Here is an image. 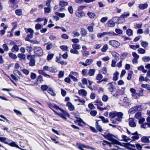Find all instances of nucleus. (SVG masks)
<instances>
[{
  "label": "nucleus",
  "mask_w": 150,
  "mask_h": 150,
  "mask_svg": "<svg viewBox=\"0 0 150 150\" xmlns=\"http://www.w3.org/2000/svg\"><path fill=\"white\" fill-rule=\"evenodd\" d=\"M135 117L137 119L141 118L142 117L141 112H137L135 114Z\"/></svg>",
  "instance_id": "nucleus-30"
},
{
  "label": "nucleus",
  "mask_w": 150,
  "mask_h": 150,
  "mask_svg": "<svg viewBox=\"0 0 150 150\" xmlns=\"http://www.w3.org/2000/svg\"><path fill=\"white\" fill-rule=\"evenodd\" d=\"M35 56L34 55H28L27 56V59L30 61L35 60Z\"/></svg>",
  "instance_id": "nucleus-19"
},
{
  "label": "nucleus",
  "mask_w": 150,
  "mask_h": 150,
  "mask_svg": "<svg viewBox=\"0 0 150 150\" xmlns=\"http://www.w3.org/2000/svg\"><path fill=\"white\" fill-rule=\"evenodd\" d=\"M113 82L109 83L107 85V86H109L108 88V89L109 91L111 92H113L115 88V86L112 83Z\"/></svg>",
  "instance_id": "nucleus-6"
},
{
  "label": "nucleus",
  "mask_w": 150,
  "mask_h": 150,
  "mask_svg": "<svg viewBox=\"0 0 150 150\" xmlns=\"http://www.w3.org/2000/svg\"><path fill=\"white\" fill-rule=\"evenodd\" d=\"M7 140L8 141V144H8L9 146L12 147H15L16 148L19 149H20V148H21L18 145L16 144V143L15 142H12L11 143H10V142L11 140L9 139H7Z\"/></svg>",
  "instance_id": "nucleus-11"
},
{
  "label": "nucleus",
  "mask_w": 150,
  "mask_h": 150,
  "mask_svg": "<svg viewBox=\"0 0 150 150\" xmlns=\"http://www.w3.org/2000/svg\"><path fill=\"white\" fill-rule=\"evenodd\" d=\"M108 26L111 27H114L115 25V23L112 20H109L107 22Z\"/></svg>",
  "instance_id": "nucleus-22"
},
{
  "label": "nucleus",
  "mask_w": 150,
  "mask_h": 150,
  "mask_svg": "<svg viewBox=\"0 0 150 150\" xmlns=\"http://www.w3.org/2000/svg\"><path fill=\"white\" fill-rule=\"evenodd\" d=\"M148 44V43L144 42H143L141 43L142 46L145 48H146L147 47Z\"/></svg>",
  "instance_id": "nucleus-64"
},
{
  "label": "nucleus",
  "mask_w": 150,
  "mask_h": 150,
  "mask_svg": "<svg viewBox=\"0 0 150 150\" xmlns=\"http://www.w3.org/2000/svg\"><path fill=\"white\" fill-rule=\"evenodd\" d=\"M148 5L147 3L140 4L139 6V8L141 10H144L147 8Z\"/></svg>",
  "instance_id": "nucleus-13"
},
{
  "label": "nucleus",
  "mask_w": 150,
  "mask_h": 150,
  "mask_svg": "<svg viewBox=\"0 0 150 150\" xmlns=\"http://www.w3.org/2000/svg\"><path fill=\"white\" fill-rule=\"evenodd\" d=\"M109 43L110 45L112 47L115 48H118L120 45V43L115 40H110L109 41Z\"/></svg>",
  "instance_id": "nucleus-4"
},
{
  "label": "nucleus",
  "mask_w": 150,
  "mask_h": 150,
  "mask_svg": "<svg viewBox=\"0 0 150 150\" xmlns=\"http://www.w3.org/2000/svg\"><path fill=\"white\" fill-rule=\"evenodd\" d=\"M118 144V145H120L121 146H123V145L121 144V143L120 142H111V143L110 142V144H108V145H109V146L110 147H111L112 144Z\"/></svg>",
  "instance_id": "nucleus-42"
},
{
  "label": "nucleus",
  "mask_w": 150,
  "mask_h": 150,
  "mask_svg": "<svg viewBox=\"0 0 150 150\" xmlns=\"http://www.w3.org/2000/svg\"><path fill=\"white\" fill-rule=\"evenodd\" d=\"M134 119L132 118H129V124L131 127H136V125L134 121Z\"/></svg>",
  "instance_id": "nucleus-7"
},
{
  "label": "nucleus",
  "mask_w": 150,
  "mask_h": 150,
  "mask_svg": "<svg viewBox=\"0 0 150 150\" xmlns=\"http://www.w3.org/2000/svg\"><path fill=\"white\" fill-rule=\"evenodd\" d=\"M9 57L13 59H16L17 58V57L16 55L12 53H9L8 54Z\"/></svg>",
  "instance_id": "nucleus-40"
},
{
  "label": "nucleus",
  "mask_w": 150,
  "mask_h": 150,
  "mask_svg": "<svg viewBox=\"0 0 150 150\" xmlns=\"http://www.w3.org/2000/svg\"><path fill=\"white\" fill-rule=\"evenodd\" d=\"M142 60L144 62H148L150 60V57L149 56H144L142 58Z\"/></svg>",
  "instance_id": "nucleus-27"
},
{
  "label": "nucleus",
  "mask_w": 150,
  "mask_h": 150,
  "mask_svg": "<svg viewBox=\"0 0 150 150\" xmlns=\"http://www.w3.org/2000/svg\"><path fill=\"white\" fill-rule=\"evenodd\" d=\"M15 13L18 16H20L22 13V10L20 9H16L15 11Z\"/></svg>",
  "instance_id": "nucleus-33"
},
{
  "label": "nucleus",
  "mask_w": 150,
  "mask_h": 150,
  "mask_svg": "<svg viewBox=\"0 0 150 150\" xmlns=\"http://www.w3.org/2000/svg\"><path fill=\"white\" fill-rule=\"evenodd\" d=\"M119 74V72L117 71H116L114 74V76L112 78V79L113 81H116L118 80Z\"/></svg>",
  "instance_id": "nucleus-20"
},
{
  "label": "nucleus",
  "mask_w": 150,
  "mask_h": 150,
  "mask_svg": "<svg viewBox=\"0 0 150 150\" xmlns=\"http://www.w3.org/2000/svg\"><path fill=\"white\" fill-rule=\"evenodd\" d=\"M55 14L61 18H63L65 16V14L64 13H61L56 12H55Z\"/></svg>",
  "instance_id": "nucleus-41"
},
{
  "label": "nucleus",
  "mask_w": 150,
  "mask_h": 150,
  "mask_svg": "<svg viewBox=\"0 0 150 150\" xmlns=\"http://www.w3.org/2000/svg\"><path fill=\"white\" fill-rule=\"evenodd\" d=\"M137 51L138 53L139 54H143L145 53V50L142 48H139Z\"/></svg>",
  "instance_id": "nucleus-46"
},
{
  "label": "nucleus",
  "mask_w": 150,
  "mask_h": 150,
  "mask_svg": "<svg viewBox=\"0 0 150 150\" xmlns=\"http://www.w3.org/2000/svg\"><path fill=\"white\" fill-rule=\"evenodd\" d=\"M75 15L78 18H81L85 16V13L83 11H76L75 13Z\"/></svg>",
  "instance_id": "nucleus-8"
},
{
  "label": "nucleus",
  "mask_w": 150,
  "mask_h": 150,
  "mask_svg": "<svg viewBox=\"0 0 150 150\" xmlns=\"http://www.w3.org/2000/svg\"><path fill=\"white\" fill-rule=\"evenodd\" d=\"M133 72L132 71H130L129 72L128 74V76L127 77V79L128 80H130L131 79L132 76L133 74Z\"/></svg>",
  "instance_id": "nucleus-38"
},
{
  "label": "nucleus",
  "mask_w": 150,
  "mask_h": 150,
  "mask_svg": "<svg viewBox=\"0 0 150 150\" xmlns=\"http://www.w3.org/2000/svg\"><path fill=\"white\" fill-rule=\"evenodd\" d=\"M87 14L88 16L91 18H93L96 16L95 13L89 12H88Z\"/></svg>",
  "instance_id": "nucleus-28"
},
{
  "label": "nucleus",
  "mask_w": 150,
  "mask_h": 150,
  "mask_svg": "<svg viewBox=\"0 0 150 150\" xmlns=\"http://www.w3.org/2000/svg\"><path fill=\"white\" fill-rule=\"evenodd\" d=\"M128 54L126 52H124L122 54L121 56V59H124L127 57Z\"/></svg>",
  "instance_id": "nucleus-54"
},
{
  "label": "nucleus",
  "mask_w": 150,
  "mask_h": 150,
  "mask_svg": "<svg viewBox=\"0 0 150 150\" xmlns=\"http://www.w3.org/2000/svg\"><path fill=\"white\" fill-rule=\"evenodd\" d=\"M59 5L60 6L63 7L67 6L68 5V3L63 1H60Z\"/></svg>",
  "instance_id": "nucleus-26"
},
{
  "label": "nucleus",
  "mask_w": 150,
  "mask_h": 150,
  "mask_svg": "<svg viewBox=\"0 0 150 150\" xmlns=\"http://www.w3.org/2000/svg\"><path fill=\"white\" fill-rule=\"evenodd\" d=\"M53 46L52 44V43H50L47 45L46 49L47 50H49L51 49L53 47Z\"/></svg>",
  "instance_id": "nucleus-49"
},
{
  "label": "nucleus",
  "mask_w": 150,
  "mask_h": 150,
  "mask_svg": "<svg viewBox=\"0 0 150 150\" xmlns=\"http://www.w3.org/2000/svg\"><path fill=\"white\" fill-rule=\"evenodd\" d=\"M95 70L94 69H91L89 70L88 74L89 76H93L95 74Z\"/></svg>",
  "instance_id": "nucleus-24"
},
{
  "label": "nucleus",
  "mask_w": 150,
  "mask_h": 150,
  "mask_svg": "<svg viewBox=\"0 0 150 150\" xmlns=\"http://www.w3.org/2000/svg\"><path fill=\"white\" fill-rule=\"evenodd\" d=\"M80 45L78 44H73L72 45L73 49H74L79 50L80 49Z\"/></svg>",
  "instance_id": "nucleus-31"
},
{
  "label": "nucleus",
  "mask_w": 150,
  "mask_h": 150,
  "mask_svg": "<svg viewBox=\"0 0 150 150\" xmlns=\"http://www.w3.org/2000/svg\"><path fill=\"white\" fill-rule=\"evenodd\" d=\"M116 117L117 116L118 117H120V118H122L123 116V113L121 112H117L116 111Z\"/></svg>",
  "instance_id": "nucleus-45"
},
{
  "label": "nucleus",
  "mask_w": 150,
  "mask_h": 150,
  "mask_svg": "<svg viewBox=\"0 0 150 150\" xmlns=\"http://www.w3.org/2000/svg\"><path fill=\"white\" fill-rule=\"evenodd\" d=\"M108 49V45H105L101 49V51L103 52H105Z\"/></svg>",
  "instance_id": "nucleus-44"
},
{
  "label": "nucleus",
  "mask_w": 150,
  "mask_h": 150,
  "mask_svg": "<svg viewBox=\"0 0 150 150\" xmlns=\"http://www.w3.org/2000/svg\"><path fill=\"white\" fill-rule=\"evenodd\" d=\"M34 55L37 57H41L43 53V50L40 47L35 46L33 48Z\"/></svg>",
  "instance_id": "nucleus-1"
},
{
  "label": "nucleus",
  "mask_w": 150,
  "mask_h": 150,
  "mask_svg": "<svg viewBox=\"0 0 150 150\" xmlns=\"http://www.w3.org/2000/svg\"><path fill=\"white\" fill-rule=\"evenodd\" d=\"M99 118L101 119L103 122V123H107L109 122L108 119L107 118L105 119L103 116H100L99 117Z\"/></svg>",
  "instance_id": "nucleus-29"
},
{
  "label": "nucleus",
  "mask_w": 150,
  "mask_h": 150,
  "mask_svg": "<svg viewBox=\"0 0 150 150\" xmlns=\"http://www.w3.org/2000/svg\"><path fill=\"white\" fill-rule=\"evenodd\" d=\"M132 55L134 59H138L139 58V56L135 52H133L132 53Z\"/></svg>",
  "instance_id": "nucleus-62"
},
{
  "label": "nucleus",
  "mask_w": 150,
  "mask_h": 150,
  "mask_svg": "<svg viewBox=\"0 0 150 150\" xmlns=\"http://www.w3.org/2000/svg\"><path fill=\"white\" fill-rule=\"evenodd\" d=\"M45 13H49L51 12L50 7H45L44 8Z\"/></svg>",
  "instance_id": "nucleus-55"
},
{
  "label": "nucleus",
  "mask_w": 150,
  "mask_h": 150,
  "mask_svg": "<svg viewBox=\"0 0 150 150\" xmlns=\"http://www.w3.org/2000/svg\"><path fill=\"white\" fill-rule=\"evenodd\" d=\"M129 16V13H127L125 12L123 13L119 17H114L113 18H118V19H119V18H126L127 17Z\"/></svg>",
  "instance_id": "nucleus-18"
},
{
  "label": "nucleus",
  "mask_w": 150,
  "mask_h": 150,
  "mask_svg": "<svg viewBox=\"0 0 150 150\" xmlns=\"http://www.w3.org/2000/svg\"><path fill=\"white\" fill-rule=\"evenodd\" d=\"M107 35H108L109 36H114L117 35V34L112 31L109 32H107Z\"/></svg>",
  "instance_id": "nucleus-53"
},
{
  "label": "nucleus",
  "mask_w": 150,
  "mask_h": 150,
  "mask_svg": "<svg viewBox=\"0 0 150 150\" xmlns=\"http://www.w3.org/2000/svg\"><path fill=\"white\" fill-rule=\"evenodd\" d=\"M81 34L83 36H85L87 34V31L85 29L83 28H81Z\"/></svg>",
  "instance_id": "nucleus-21"
},
{
  "label": "nucleus",
  "mask_w": 150,
  "mask_h": 150,
  "mask_svg": "<svg viewBox=\"0 0 150 150\" xmlns=\"http://www.w3.org/2000/svg\"><path fill=\"white\" fill-rule=\"evenodd\" d=\"M66 105L68 107L70 111H72L75 108L74 105L70 102H67Z\"/></svg>",
  "instance_id": "nucleus-14"
},
{
  "label": "nucleus",
  "mask_w": 150,
  "mask_h": 150,
  "mask_svg": "<svg viewBox=\"0 0 150 150\" xmlns=\"http://www.w3.org/2000/svg\"><path fill=\"white\" fill-rule=\"evenodd\" d=\"M18 57L21 59H24L25 58V55L23 54H18Z\"/></svg>",
  "instance_id": "nucleus-37"
},
{
  "label": "nucleus",
  "mask_w": 150,
  "mask_h": 150,
  "mask_svg": "<svg viewBox=\"0 0 150 150\" xmlns=\"http://www.w3.org/2000/svg\"><path fill=\"white\" fill-rule=\"evenodd\" d=\"M93 62V60L92 59H88L86 61V63L87 65H89Z\"/></svg>",
  "instance_id": "nucleus-56"
},
{
  "label": "nucleus",
  "mask_w": 150,
  "mask_h": 150,
  "mask_svg": "<svg viewBox=\"0 0 150 150\" xmlns=\"http://www.w3.org/2000/svg\"><path fill=\"white\" fill-rule=\"evenodd\" d=\"M35 60L30 61L28 63L30 67H33L35 65Z\"/></svg>",
  "instance_id": "nucleus-50"
},
{
  "label": "nucleus",
  "mask_w": 150,
  "mask_h": 150,
  "mask_svg": "<svg viewBox=\"0 0 150 150\" xmlns=\"http://www.w3.org/2000/svg\"><path fill=\"white\" fill-rule=\"evenodd\" d=\"M25 32L26 33H29L30 34H28L27 36V37L25 38V40L26 41H28V40H30L29 39H31L33 38V33L34 32L33 30L31 28H25Z\"/></svg>",
  "instance_id": "nucleus-3"
},
{
  "label": "nucleus",
  "mask_w": 150,
  "mask_h": 150,
  "mask_svg": "<svg viewBox=\"0 0 150 150\" xmlns=\"http://www.w3.org/2000/svg\"><path fill=\"white\" fill-rule=\"evenodd\" d=\"M64 112H62V113H60L58 116H60L64 120H66L67 118L66 116H67L69 117V115L64 110Z\"/></svg>",
  "instance_id": "nucleus-5"
},
{
  "label": "nucleus",
  "mask_w": 150,
  "mask_h": 150,
  "mask_svg": "<svg viewBox=\"0 0 150 150\" xmlns=\"http://www.w3.org/2000/svg\"><path fill=\"white\" fill-rule=\"evenodd\" d=\"M116 111L114 112H110L109 114V116L111 118H113L116 117Z\"/></svg>",
  "instance_id": "nucleus-47"
},
{
  "label": "nucleus",
  "mask_w": 150,
  "mask_h": 150,
  "mask_svg": "<svg viewBox=\"0 0 150 150\" xmlns=\"http://www.w3.org/2000/svg\"><path fill=\"white\" fill-rule=\"evenodd\" d=\"M127 34L130 36L132 35L133 31L130 29H128L126 31Z\"/></svg>",
  "instance_id": "nucleus-34"
},
{
  "label": "nucleus",
  "mask_w": 150,
  "mask_h": 150,
  "mask_svg": "<svg viewBox=\"0 0 150 150\" xmlns=\"http://www.w3.org/2000/svg\"><path fill=\"white\" fill-rule=\"evenodd\" d=\"M49 71L52 73H55L57 72V69L52 67H49Z\"/></svg>",
  "instance_id": "nucleus-48"
},
{
  "label": "nucleus",
  "mask_w": 150,
  "mask_h": 150,
  "mask_svg": "<svg viewBox=\"0 0 150 150\" xmlns=\"http://www.w3.org/2000/svg\"><path fill=\"white\" fill-rule=\"evenodd\" d=\"M79 94L80 95H82L83 96H85L87 94V92L84 89H81L78 91Z\"/></svg>",
  "instance_id": "nucleus-17"
},
{
  "label": "nucleus",
  "mask_w": 150,
  "mask_h": 150,
  "mask_svg": "<svg viewBox=\"0 0 150 150\" xmlns=\"http://www.w3.org/2000/svg\"><path fill=\"white\" fill-rule=\"evenodd\" d=\"M64 75V72L62 71H60L59 72L58 77L59 78H60L62 77Z\"/></svg>",
  "instance_id": "nucleus-57"
},
{
  "label": "nucleus",
  "mask_w": 150,
  "mask_h": 150,
  "mask_svg": "<svg viewBox=\"0 0 150 150\" xmlns=\"http://www.w3.org/2000/svg\"><path fill=\"white\" fill-rule=\"evenodd\" d=\"M86 7V6H78L77 8V11H81V10H83L84 8Z\"/></svg>",
  "instance_id": "nucleus-52"
},
{
  "label": "nucleus",
  "mask_w": 150,
  "mask_h": 150,
  "mask_svg": "<svg viewBox=\"0 0 150 150\" xmlns=\"http://www.w3.org/2000/svg\"><path fill=\"white\" fill-rule=\"evenodd\" d=\"M13 73L15 76H17L19 79H21L23 78V76L21 72L18 70H14Z\"/></svg>",
  "instance_id": "nucleus-9"
},
{
  "label": "nucleus",
  "mask_w": 150,
  "mask_h": 150,
  "mask_svg": "<svg viewBox=\"0 0 150 150\" xmlns=\"http://www.w3.org/2000/svg\"><path fill=\"white\" fill-rule=\"evenodd\" d=\"M77 146H78V148L81 150H85L83 148H84L83 146V144H81V143H77L76 144Z\"/></svg>",
  "instance_id": "nucleus-39"
},
{
  "label": "nucleus",
  "mask_w": 150,
  "mask_h": 150,
  "mask_svg": "<svg viewBox=\"0 0 150 150\" xmlns=\"http://www.w3.org/2000/svg\"><path fill=\"white\" fill-rule=\"evenodd\" d=\"M68 10L70 14H72L73 13V9L71 6H69L68 8Z\"/></svg>",
  "instance_id": "nucleus-61"
},
{
  "label": "nucleus",
  "mask_w": 150,
  "mask_h": 150,
  "mask_svg": "<svg viewBox=\"0 0 150 150\" xmlns=\"http://www.w3.org/2000/svg\"><path fill=\"white\" fill-rule=\"evenodd\" d=\"M60 48L63 51H68V47L67 46L62 45L60 47Z\"/></svg>",
  "instance_id": "nucleus-51"
},
{
  "label": "nucleus",
  "mask_w": 150,
  "mask_h": 150,
  "mask_svg": "<svg viewBox=\"0 0 150 150\" xmlns=\"http://www.w3.org/2000/svg\"><path fill=\"white\" fill-rule=\"evenodd\" d=\"M54 55L53 54H49L47 56V60L48 61L51 60L53 57Z\"/></svg>",
  "instance_id": "nucleus-60"
},
{
  "label": "nucleus",
  "mask_w": 150,
  "mask_h": 150,
  "mask_svg": "<svg viewBox=\"0 0 150 150\" xmlns=\"http://www.w3.org/2000/svg\"><path fill=\"white\" fill-rule=\"evenodd\" d=\"M103 77V75L99 73L96 75V79L100 81L101 80Z\"/></svg>",
  "instance_id": "nucleus-43"
},
{
  "label": "nucleus",
  "mask_w": 150,
  "mask_h": 150,
  "mask_svg": "<svg viewBox=\"0 0 150 150\" xmlns=\"http://www.w3.org/2000/svg\"><path fill=\"white\" fill-rule=\"evenodd\" d=\"M43 26L42 25H40L39 23L36 24L35 26V28L37 30H38L41 29L42 28Z\"/></svg>",
  "instance_id": "nucleus-35"
},
{
  "label": "nucleus",
  "mask_w": 150,
  "mask_h": 150,
  "mask_svg": "<svg viewBox=\"0 0 150 150\" xmlns=\"http://www.w3.org/2000/svg\"><path fill=\"white\" fill-rule=\"evenodd\" d=\"M77 50V49H74L73 48L70 50V52L72 54L78 55L79 54V52Z\"/></svg>",
  "instance_id": "nucleus-32"
},
{
  "label": "nucleus",
  "mask_w": 150,
  "mask_h": 150,
  "mask_svg": "<svg viewBox=\"0 0 150 150\" xmlns=\"http://www.w3.org/2000/svg\"><path fill=\"white\" fill-rule=\"evenodd\" d=\"M6 137H0V141L3 142L5 144H8V141Z\"/></svg>",
  "instance_id": "nucleus-23"
},
{
  "label": "nucleus",
  "mask_w": 150,
  "mask_h": 150,
  "mask_svg": "<svg viewBox=\"0 0 150 150\" xmlns=\"http://www.w3.org/2000/svg\"><path fill=\"white\" fill-rule=\"evenodd\" d=\"M69 77L72 79L74 82H77L78 81V79L73 75H69Z\"/></svg>",
  "instance_id": "nucleus-59"
},
{
  "label": "nucleus",
  "mask_w": 150,
  "mask_h": 150,
  "mask_svg": "<svg viewBox=\"0 0 150 150\" xmlns=\"http://www.w3.org/2000/svg\"><path fill=\"white\" fill-rule=\"evenodd\" d=\"M96 128L97 129V131L99 132H102L103 131L101 126L98 124V122L100 121L98 120H96Z\"/></svg>",
  "instance_id": "nucleus-10"
},
{
  "label": "nucleus",
  "mask_w": 150,
  "mask_h": 150,
  "mask_svg": "<svg viewBox=\"0 0 150 150\" xmlns=\"http://www.w3.org/2000/svg\"><path fill=\"white\" fill-rule=\"evenodd\" d=\"M36 74L32 72L30 74V78L32 79H34L36 77Z\"/></svg>",
  "instance_id": "nucleus-58"
},
{
  "label": "nucleus",
  "mask_w": 150,
  "mask_h": 150,
  "mask_svg": "<svg viewBox=\"0 0 150 150\" xmlns=\"http://www.w3.org/2000/svg\"><path fill=\"white\" fill-rule=\"evenodd\" d=\"M43 80L42 79V77L41 75L38 76L37 79L36 80V82H35V84L36 85H38L39 83L42 82Z\"/></svg>",
  "instance_id": "nucleus-12"
},
{
  "label": "nucleus",
  "mask_w": 150,
  "mask_h": 150,
  "mask_svg": "<svg viewBox=\"0 0 150 150\" xmlns=\"http://www.w3.org/2000/svg\"><path fill=\"white\" fill-rule=\"evenodd\" d=\"M49 88L48 86L46 85H42L41 86V89L43 91L46 90L47 91Z\"/></svg>",
  "instance_id": "nucleus-25"
},
{
  "label": "nucleus",
  "mask_w": 150,
  "mask_h": 150,
  "mask_svg": "<svg viewBox=\"0 0 150 150\" xmlns=\"http://www.w3.org/2000/svg\"><path fill=\"white\" fill-rule=\"evenodd\" d=\"M26 50L28 53H30L33 50L32 47L30 46H27L26 47Z\"/></svg>",
  "instance_id": "nucleus-63"
},
{
  "label": "nucleus",
  "mask_w": 150,
  "mask_h": 150,
  "mask_svg": "<svg viewBox=\"0 0 150 150\" xmlns=\"http://www.w3.org/2000/svg\"><path fill=\"white\" fill-rule=\"evenodd\" d=\"M19 50V48L18 47L17 45H14L12 48L11 49V51L13 52H14V51H16V52H18Z\"/></svg>",
  "instance_id": "nucleus-36"
},
{
  "label": "nucleus",
  "mask_w": 150,
  "mask_h": 150,
  "mask_svg": "<svg viewBox=\"0 0 150 150\" xmlns=\"http://www.w3.org/2000/svg\"><path fill=\"white\" fill-rule=\"evenodd\" d=\"M149 137H147L146 136H143L141 139V141L143 143H148L149 142Z\"/></svg>",
  "instance_id": "nucleus-15"
},
{
  "label": "nucleus",
  "mask_w": 150,
  "mask_h": 150,
  "mask_svg": "<svg viewBox=\"0 0 150 150\" xmlns=\"http://www.w3.org/2000/svg\"><path fill=\"white\" fill-rule=\"evenodd\" d=\"M101 135L105 139H107V140L111 142H119L118 141L114 139L113 138L115 137V136L110 133H108V134L106 135H104L103 134H101Z\"/></svg>",
  "instance_id": "nucleus-2"
},
{
  "label": "nucleus",
  "mask_w": 150,
  "mask_h": 150,
  "mask_svg": "<svg viewBox=\"0 0 150 150\" xmlns=\"http://www.w3.org/2000/svg\"><path fill=\"white\" fill-rule=\"evenodd\" d=\"M47 92L52 96H56V93L53 90L52 88L49 87L47 90Z\"/></svg>",
  "instance_id": "nucleus-16"
}]
</instances>
